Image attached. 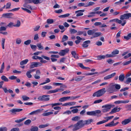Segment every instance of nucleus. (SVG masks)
Returning a JSON list of instances; mask_svg holds the SVG:
<instances>
[{"instance_id":"48","label":"nucleus","mask_w":131,"mask_h":131,"mask_svg":"<svg viewBox=\"0 0 131 131\" xmlns=\"http://www.w3.org/2000/svg\"><path fill=\"white\" fill-rule=\"evenodd\" d=\"M21 42V40L19 38H17L16 40V43L18 45L20 44Z\"/></svg>"},{"instance_id":"37","label":"nucleus","mask_w":131,"mask_h":131,"mask_svg":"<svg viewBox=\"0 0 131 131\" xmlns=\"http://www.w3.org/2000/svg\"><path fill=\"white\" fill-rule=\"evenodd\" d=\"M95 31L94 30H89L88 31L87 33L88 35H93L94 32Z\"/></svg>"},{"instance_id":"40","label":"nucleus","mask_w":131,"mask_h":131,"mask_svg":"<svg viewBox=\"0 0 131 131\" xmlns=\"http://www.w3.org/2000/svg\"><path fill=\"white\" fill-rule=\"evenodd\" d=\"M53 20L51 19H48L47 20V22L48 24H52L53 23Z\"/></svg>"},{"instance_id":"34","label":"nucleus","mask_w":131,"mask_h":131,"mask_svg":"<svg viewBox=\"0 0 131 131\" xmlns=\"http://www.w3.org/2000/svg\"><path fill=\"white\" fill-rule=\"evenodd\" d=\"M119 51L118 50L115 49L112 52V54H113V56H114L115 55L118 54L119 53Z\"/></svg>"},{"instance_id":"2","label":"nucleus","mask_w":131,"mask_h":131,"mask_svg":"<svg viewBox=\"0 0 131 131\" xmlns=\"http://www.w3.org/2000/svg\"><path fill=\"white\" fill-rule=\"evenodd\" d=\"M105 89V88L101 89L94 93L93 95V97L96 96L99 97L102 95L106 92Z\"/></svg>"},{"instance_id":"39","label":"nucleus","mask_w":131,"mask_h":131,"mask_svg":"<svg viewBox=\"0 0 131 131\" xmlns=\"http://www.w3.org/2000/svg\"><path fill=\"white\" fill-rule=\"evenodd\" d=\"M20 22L19 20H17V24L13 25V26L18 27L20 26Z\"/></svg>"},{"instance_id":"54","label":"nucleus","mask_w":131,"mask_h":131,"mask_svg":"<svg viewBox=\"0 0 131 131\" xmlns=\"http://www.w3.org/2000/svg\"><path fill=\"white\" fill-rule=\"evenodd\" d=\"M125 108L127 109V111H131V104L126 105Z\"/></svg>"},{"instance_id":"51","label":"nucleus","mask_w":131,"mask_h":131,"mask_svg":"<svg viewBox=\"0 0 131 131\" xmlns=\"http://www.w3.org/2000/svg\"><path fill=\"white\" fill-rule=\"evenodd\" d=\"M62 104V103H54L51 104V105H52V107H53L54 106H57L58 105H60Z\"/></svg>"},{"instance_id":"63","label":"nucleus","mask_w":131,"mask_h":131,"mask_svg":"<svg viewBox=\"0 0 131 131\" xmlns=\"http://www.w3.org/2000/svg\"><path fill=\"white\" fill-rule=\"evenodd\" d=\"M39 39L38 34H35L34 36V40H36Z\"/></svg>"},{"instance_id":"13","label":"nucleus","mask_w":131,"mask_h":131,"mask_svg":"<svg viewBox=\"0 0 131 131\" xmlns=\"http://www.w3.org/2000/svg\"><path fill=\"white\" fill-rule=\"evenodd\" d=\"M122 20H119L117 18H116L113 19V21L116 22L117 23H118L119 24H121V25L122 26H124L126 24V21L125 20H124L123 21V23H122Z\"/></svg>"},{"instance_id":"24","label":"nucleus","mask_w":131,"mask_h":131,"mask_svg":"<svg viewBox=\"0 0 131 131\" xmlns=\"http://www.w3.org/2000/svg\"><path fill=\"white\" fill-rule=\"evenodd\" d=\"M101 34L102 33L101 32H94L93 36V38L96 37L101 35Z\"/></svg>"},{"instance_id":"14","label":"nucleus","mask_w":131,"mask_h":131,"mask_svg":"<svg viewBox=\"0 0 131 131\" xmlns=\"http://www.w3.org/2000/svg\"><path fill=\"white\" fill-rule=\"evenodd\" d=\"M121 109V108L120 107L118 108V107H115L109 113V114H112L118 112L120 111Z\"/></svg>"},{"instance_id":"31","label":"nucleus","mask_w":131,"mask_h":131,"mask_svg":"<svg viewBox=\"0 0 131 131\" xmlns=\"http://www.w3.org/2000/svg\"><path fill=\"white\" fill-rule=\"evenodd\" d=\"M80 118V117L79 116H76L72 117L71 119L72 121H78Z\"/></svg>"},{"instance_id":"61","label":"nucleus","mask_w":131,"mask_h":131,"mask_svg":"<svg viewBox=\"0 0 131 131\" xmlns=\"http://www.w3.org/2000/svg\"><path fill=\"white\" fill-rule=\"evenodd\" d=\"M106 122V121H105V120H104L102 121H100L99 122H98L96 123V125H99L101 124L104 123H105Z\"/></svg>"},{"instance_id":"5","label":"nucleus","mask_w":131,"mask_h":131,"mask_svg":"<svg viewBox=\"0 0 131 131\" xmlns=\"http://www.w3.org/2000/svg\"><path fill=\"white\" fill-rule=\"evenodd\" d=\"M101 112L100 110H97L92 111H88L86 112V113L88 115L95 116L97 115V114H100Z\"/></svg>"},{"instance_id":"46","label":"nucleus","mask_w":131,"mask_h":131,"mask_svg":"<svg viewBox=\"0 0 131 131\" xmlns=\"http://www.w3.org/2000/svg\"><path fill=\"white\" fill-rule=\"evenodd\" d=\"M32 1L33 3L36 4L40 3L42 2L41 0H32Z\"/></svg>"},{"instance_id":"57","label":"nucleus","mask_w":131,"mask_h":131,"mask_svg":"<svg viewBox=\"0 0 131 131\" xmlns=\"http://www.w3.org/2000/svg\"><path fill=\"white\" fill-rule=\"evenodd\" d=\"M31 122V121L30 119H28L26 120L24 123V124L26 125L29 124Z\"/></svg>"},{"instance_id":"50","label":"nucleus","mask_w":131,"mask_h":131,"mask_svg":"<svg viewBox=\"0 0 131 131\" xmlns=\"http://www.w3.org/2000/svg\"><path fill=\"white\" fill-rule=\"evenodd\" d=\"M30 72L29 71H27L26 73V75L28 78H30L32 77V75L31 74Z\"/></svg>"},{"instance_id":"16","label":"nucleus","mask_w":131,"mask_h":131,"mask_svg":"<svg viewBox=\"0 0 131 131\" xmlns=\"http://www.w3.org/2000/svg\"><path fill=\"white\" fill-rule=\"evenodd\" d=\"M13 15L14 14L12 13H6L3 14L2 16L6 18H11Z\"/></svg>"},{"instance_id":"18","label":"nucleus","mask_w":131,"mask_h":131,"mask_svg":"<svg viewBox=\"0 0 131 131\" xmlns=\"http://www.w3.org/2000/svg\"><path fill=\"white\" fill-rule=\"evenodd\" d=\"M85 10L84 9L83 10H79L77 11H76L75 12V13H78L76 15V16H82L83 15V13H81L80 12H84Z\"/></svg>"},{"instance_id":"47","label":"nucleus","mask_w":131,"mask_h":131,"mask_svg":"<svg viewBox=\"0 0 131 131\" xmlns=\"http://www.w3.org/2000/svg\"><path fill=\"white\" fill-rule=\"evenodd\" d=\"M22 98L23 99V101H26L29 99V97H27L25 95H23L22 96Z\"/></svg>"},{"instance_id":"19","label":"nucleus","mask_w":131,"mask_h":131,"mask_svg":"<svg viewBox=\"0 0 131 131\" xmlns=\"http://www.w3.org/2000/svg\"><path fill=\"white\" fill-rule=\"evenodd\" d=\"M93 121V120L92 119H88L84 121V125H88L91 124V123Z\"/></svg>"},{"instance_id":"21","label":"nucleus","mask_w":131,"mask_h":131,"mask_svg":"<svg viewBox=\"0 0 131 131\" xmlns=\"http://www.w3.org/2000/svg\"><path fill=\"white\" fill-rule=\"evenodd\" d=\"M41 111V110L40 109H38L35 111H32L29 114L30 115H33L34 114H36L40 113Z\"/></svg>"},{"instance_id":"8","label":"nucleus","mask_w":131,"mask_h":131,"mask_svg":"<svg viewBox=\"0 0 131 131\" xmlns=\"http://www.w3.org/2000/svg\"><path fill=\"white\" fill-rule=\"evenodd\" d=\"M115 89L114 88L113 84H111L109 87L107 89V92L109 93H112L115 92Z\"/></svg>"},{"instance_id":"41","label":"nucleus","mask_w":131,"mask_h":131,"mask_svg":"<svg viewBox=\"0 0 131 131\" xmlns=\"http://www.w3.org/2000/svg\"><path fill=\"white\" fill-rule=\"evenodd\" d=\"M95 4V3L92 2H89L87 5L86 6H84L85 7H87L89 6H92Z\"/></svg>"},{"instance_id":"32","label":"nucleus","mask_w":131,"mask_h":131,"mask_svg":"<svg viewBox=\"0 0 131 131\" xmlns=\"http://www.w3.org/2000/svg\"><path fill=\"white\" fill-rule=\"evenodd\" d=\"M71 54L72 56L74 58L76 59H78V57L77 56V55L75 51H72L71 52Z\"/></svg>"},{"instance_id":"42","label":"nucleus","mask_w":131,"mask_h":131,"mask_svg":"<svg viewBox=\"0 0 131 131\" xmlns=\"http://www.w3.org/2000/svg\"><path fill=\"white\" fill-rule=\"evenodd\" d=\"M26 118V117H24L23 118L21 119H17L15 120V122L16 123H19L24 120Z\"/></svg>"},{"instance_id":"38","label":"nucleus","mask_w":131,"mask_h":131,"mask_svg":"<svg viewBox=\"0 0 131 131\" xmlns=\"http://www.w3.org/2000/svg\"><path fill=\"white\" fill-rule=\"evenodd\" d=\"M114 88H115L117 90H119L121 88V85L119 84H113Z\"/></svg>"},{"instance_id":"6","label":"nucleus","mask_w":131,"mask_h":131,"mask_svg":"<svg viewBox=\"0 0 131 131\" xmlns=\"http://www.w3.org/2000/svg\"><path fill=\"white\" fill-rule=\"evenodd\" d=\"M130 17L131 18V13H128L120 16V18L122 20H124V19H128Z\"/></svg>"},{"instance_id":"43","label":"nucleus","mask_w":131,"mask_h":131,"mask_svg":"<svg viewBox=\"0 0 131 131\" xmlns=\"http://www.w3.org/2000/svg\"><path fill=\"white\" fill-rule=\"evenodd\" d=\"M114 117V116H110L104 117V118L106 119L105 121H106V122H107L108 120L111 119H112Z\"/></svg>"},{"instance_id":"56","label":"nucleus","mask_w":131,"mask_h":131,"mask_svg":"<svg viewBox=\"0 0 131 131\" xmlns=\"http://www.w3.org/2000/svg\"><path fill=\"white\" fill-rule=\"evenodd\" d=\"M131 82V78H127L125 83L127 84H128L129 83Z\"/></svg>"},{"instance_id":"62","label":"nucleus","mask_w":131,"mask_h":131,"mask_svg":"<svg viewBox=\"0 0 131 131\" xmlns=\"http://www.w3.org/2000/svg\"><path fill=\"white\" fill-rule=\"evenodd\" d=\"M40 28V26L39 25H37L35 26L34 28V31H38Z\"/></svg>"},{"instance_id":"17","label":"nucleus","mask_w":131,"mask_h":131,"mask_svg":"<svg viewBox=\"0 0 131 131\" xmlns=\"http://www.w3.org/2000/svg\"><path fill=\"white\" fill-rule=\"evenodd\" d=\"M116 74V73L114 72L111 74L107 75L104 77V80H107L109 79L114 77V76H115Z\"/></svg>"},{"instance_id":"3","label":"nucleus","mask_w":131,"mask_h":131,"mask_svg":"<svg viewBox=\"0 0 131 131\" xmlns=\"http://www.w3.org/2000/svg\"><path fill=\"white\" fill-rule=\"evenodd\" d=\"M115 105L111 104H107L102 106V107L103 108L102 110V112L105 113L109 111L111 107H113Z\"/></svg>"},{"instance_id":"4","label":"nucleus","mask_w":131,"mask_h":131,"mask_svg":"<svg viewBox=\"0 0 131 131\" xmlns=\"http://www.w3.org/2000/svg\"><path fill=\"white\" fill-rule=\"evenodd\" d=\"M49 95H44L42 96H40L38 97V99L40 101H47L50 100Z\"/></svg>"},{"instance_id":"11","label":"nucleus","mask_w":131,"mask_h":131,"mask_svg":"<svg viewBox=\"0 0 131 131\" xmlns=\"http://www.w3.org/2000/svg\"><path fill=\"white\" fill-rule=\"evenodd\" d=\"M131 122V117H130L127 119H125L121 122L123 125H125Z\"/></svg>"},{"instance_id":"20","label":"nucleus","mask_w":131,"mask_h":131,"mask_svg":"<svg viewBox=\"0 0 131 131\" xmlns=\"http://www.w3.org/2000/svg\"><path fill=\"white\" fill-rule=\"evenodd\" d=\"M75 103L76 102H69L68 103H65L63 104L62 105L63 106H66L68 105L72 106L73 105H74L75 104Z\"/></svg>"},{"instance_id":"30","label":"nucleus","mask_w":131,"mask_h":131,"mask_svg":"<svg viewBox=\"0 0 131 131\" xmlns=\"http://www.w3.org/2000/svg\"><path fill=\"white\" fill-rule=\"evenodd\" d=\"M28 59H26L25 60H23L20 62V64L21 65H23L24 64H25L28 61Z\"/></svg>"},{"instance_id":"23","label":"nucleus","mask_w":131,"mask_h":131,"mask_svg":"<svg viewBox=\"0 0 131 131\" xmlns=\"http://www.w3.org/2000/svg\"><path fill=\"white\" fill-rule=\"evenodd\" d=\"M47 110L44 113L42 114V115L44 116H47L52 114L53 113L52 112H47Z\"/></svg>"},{"instance_id":"35","label":"nucleus","mask_w":131,"mask_h":131,"mask_svg":"<svg viewBox=\"0 0 131 131\" xmlns=\"http://www.w3.org/2000/svg\"><path fill=\"white\" fill-rule=\"evenodd\" d=\"M38 128L37 126H32L30 129V131H37Z\"/></svg>"},{"instance_id":"26","label":"nucleus","mask_w":131,"mask_h":131,"mask_svg":"<svg viewBox=\"0 0 131 131\" xmlns=\"http://www.w3.org/2000/svg\"><path fill=\"white\" fill-rule=\"evenodd\" d=\"M97 59V60H101L102 59H104L105 58V55H100L96 56Z\"/></svg>"},{"instance_id":"10","label":"nucleus","mask_w":131,"mask_h":131,"mask_svg":"<svg viewBox=\"0 0 131 131\" xmlns=\"http://www.w3.org/2000/svg\"><path fill=\"white\" fill-rule=\"evenodd\" d=\"M41 73L40 70H37L36 71V73L34 75V77L35 79H38L40 78V76Z\"/></svg>"},{"instance_id":"58","label":"nucleus","mask_w":131,"mask_h":131,"mask_svg":"<svg viewBox=\"0 0 131 131\" xmlns=\"http://www.w3.org/2000/svg\"><path fill=\"white\" fill-rule=\"evenodd\" d=\"M30 46L32 50L35 51L36 50L37 48V46L36 45H30Z\"/></svg>"},{"instance_id":"60","label":"nucleus","mask_w":131,"mask_h":131,"mask_svg":"<svg viewBox=\"0 0 131 131\" xmlns=\"http://www.w3.org/2000/svg\"><path fill=\"white\" fill-rule=\"evenodd\" d=\"M70 15V14L69 13H67L64 15H60L59 16L60 17L64 18L69 16Z\"/></svg>"},{"instance_id":"7","label":"nucleus","mask_w":131,"mask_h":131,"mask_svg":"<svg viewBox=\"0 0 131 131\" xmlns=\"http://www.w3.org/2000/svg\"><path fill=\"white\" fill-rule=\"evenodd\" d=\"M42 64L39 62H34L31 63L30 66V69H32L35 67L40 66L42 65Z\"/></svg>"},{"instance_id":"45","label":"nucleus","mask_w":131,"mask_h":131,"mask_svg":"<svg viewBox=\"0 0 131 131\" xmlns=\"http://www.w3.org/2000/svg\"><path fill=\"white\" fill-rule=\"evenodd\" d=\"M4 68V63L3 62L1 65V69L0 70V73H2L3 72V70Z\"/></svg>"},{"instance_id":"44","label":"nucleus","mask_w":131,"mask_h":131,"mask_svg":"<svg viewBox=\"0 0 131 131\" xmlns=\"http://www.w3.org/2000/svg\"><path fill=\"white\" fill-rule=\"evenodd\" d=\"M2 48L3 49H5V47H4V45H5V39L4 38H2Z\"/></svg>"},{"instance_id":"22","label":"nucleus","mask_w":131,"mask_h":131,"mask_svg":"<svg viewBox=\"0 0 131 131\" xmlns=\"http://www.w3.org/2000/svg\"><path fill=\"white\" fill-rule=\"evenodd\" d=\"M70 96L64 97L59 99V101L60 102H63L70 99Z\"/></svg>"},{"instance_id":"29","label":"nucleus","mask_w":131,"mask_h":131,"mask_svg":"<svg viewBox=\"0 0 131 131\" xmlns=\"http://www.w3.org/2000/svg\"><path fill=\"white\" fill-rule=\"evenodd\" d=\"M42 88L44 90H49L52 89V87L51 86L49 85H45L42 87Z\"/></svg>"},{"instance_id":"53","label":"nucleus","mask_w":131,"mask_h":131,"mask_svg":"<svg viewBox=\"0 0 131 131\" xmlns=\"http://www.w3.org/2000/svg\"><path fill=\"white\" fill-rule=\"evenodd\" d=\"M37 46L39 48V49L41 50L43 49V47L42 46L41 43H38L37 44Z\"/></svg>"},{"instance_id":"28","label":"nucleus","mask_w":131,"mask_h":131,"mask_svg":"<svg viewBox=\"0 0 131 131\" xmlns=\"http://www.w3.org/2000/svg\"><path fill=\"white\" fill-rule=\"evenodd\" d=\"M125 77L124 74H122L120 75L119 77V80L121 81H123Z\"/></svg>"},{"instance_id":"9","label":"nucleus","mask_w":131,"mask_h":131,"mask_svg":"<svg viewBox=\"0 0 131 131\" xmlns=\"http://www.w3.org/2000/svg\"><path fill=\"white\" fill-rule=\"evenodd\" d=\"M69 49L68 48H66L64 50H61L59 54L61 56H64L66 53H68L69 51Z\"/></svg>"},{"instance_id":"64","label":"nucleus","mask_w":131,"mask_h":131,"mask_svg":"<svg viewBox=\"0 0 131 131\" xmlns=\"http://www.w3.org/2000/svg\"><path fill=\"white\" fill-rule=\"evenodd\" d=\"M7 128L6 127H2L0 128V131H7Z\"/></svg>"},{"instance_id":"15","label":"nucleus","mask_w":131,"mask_h":131,"mask_svg":"<svg viewBox=\"0 0 131 131\" xmlns=\"http://www.w3.org/2000/svg\"><path fill=\"white\" fill-rule=\"evenodd\" d=\"M90 42L91 41L90 40L85 41L83 42L82 46L83 48H87L89 46V44H90Z\"/></svg>"},{"instance_id":"1","label":"nucleus","mask_w":131,"mask_h":131,"mask_svg":"<svg viewBox=\"0 0 131 131\" xmlns=\"http://www.w3.org/2000/svg\"><path fill=\"white\" fill-rule=\"evenodd\" d=\"M84 121L81 120L78 121L74 125L72 124L68 127V128H72L73 131H76L81 129L84 126Z\"/></svg>"},{"instance_id":"59","label":"nucleus","mask_w":131,"mask_h":131,"mask_svg":"<svg viewBox=\"0 0 131 131\" xmlns=\"http://www.w3.org/2000/svg\"><path fill=\"white\" fill-rule=\"evenodd\" d=\"M11 4L10 2H8L7 3L6 5V9H7L9 8L10 7Z\"/></svg>"},{"instance_id":"36","label":"nucleus","mask_w":131,"mask_h":131,"mask_svg":"<svg viewBox=\"0 0 131 131\" xmlns=\"http://www.w3.org/2000/svg\"><path fill=\"white\" fill-rule=\"evenodd\" d=\"M68 39V37L66 35H64L62 38L61 42H63L64 41L67 40Z\"/></svg>"},{"instance_id":"33","label":"nucleus","mask_w":131,"mask_h":131,"mask_svg":"<svg viewBox=\"0 0 131 131\" xmlns=\"http://www.w3.org/2000/svg\"><path fill=\"white\" fill-rule=\"evenodd\" d=\"M114 123V121H112L111 122L108 123L106 124L105 125V126L106 127L107 126H109V127H112L113 126V123Z\"/></svg>"},{"instance_id":"49","label":"nucleus","mask_w":131,"mask_h":131,"mask_svg":"<svg viewBox=\"0 0 131 131\" xmlns=\"http://www.w3.org/2000/svg\"><path fill=\"white\" fill-rule=\"evenodd\" d=\"M1 79L7 82L8 81V79L4 75H2L1 77Z\"/></svg>"},{"instance_id":"12","label":"nucleus","mask_w":131,"mask_h":131,"mask_svg":"<svg viewBox=\"0 0 131 131\" xmlns=\"http://www.w3.org/2000/svg\"><path fill=\"white\" fill-rule=\"evenodd\" d=\"M23 110V109L21 108H14L12 109L9 110V111L12 113V114H15L17 112H19Z\"/></svg>"},{"instance_id":"27","label":"nucleus","mask_w":131,"mask_h":131,"mask_svg":"<svg viewBox=\"0 0 131 131\" xmlns=\"http://www.w3.org/2000/svg\"><path fill=\"white\" fill-rule=\"evenodd\" d=\"M124 1L125 0H120L119 1L115 2L114 4L115 6L118 5H120L122 4V2H124Z\"/></svg>"},{"instance_id":"52","label":"nucleus","mask_w":131,"mask_h":131,"mask_svg":"<svg viewBox=\"0 0 131 131\" xmlns=\"http://www.w3.org/2000/svg\"><path fill=\"white\" fill-rule=\"evenodd\" d=\"M49 125V124H46L45 125H41L39 126V128H43L46 127Z\"/></svg>"},{"instance_id":"55","label":"nucleus","mask_w":131,"mask_h":131,"mask_svg":"<svg viewBox=\"0 0 131 131\" xmlns=\"http://www.w3.org/2000/svg\"><path fill=\"white\" fill-rule=\"evenodd\" d=\"M31 41L30 40H28L25 41L24 42V44L26 45H28L30 43Z\"/></svg>"},{"instance_id":"25","label":"nucleus","mask_w":131,"mask_h":131,"mask_svg":"<svg viewBox=\"0 0 131 131\" xmlns=\"http://www.w3.org/2000/svg\"><path fill=\"white\" fill-rule=\"evenodd\" d=\"M84 78V76H79L76 77L75 79V80L76 81H81Z\"/></svg>"}]
</instances>
